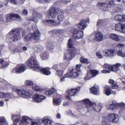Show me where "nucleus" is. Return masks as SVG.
<instances>
[{
	"mask_svg": "<svg viewBox=\"0 0 125 125\" xmlns=\"http://www.w3.org/2000/svg\"><path fill=\"white\" fill-rule=\"evenodd\" d=\"M32 34L30 33L29 34L26 36L24 38V40L25 41H29L32 39Z\"/></svg>",
	"mask_w": 125,
	"mask_h": 125,
	"instance_id": "obj_36",
	"label": "nucleus"
},
{
	"mask_svg": "<svg viewBox=\"0 0 125 125\" xmlns=\"http://www.w3.org/2000/svg\"><path fill=\"white\" fill-rule=\"evenodd\" d=\"M31 125H39V124L36 122H32Z\"/></svg>",
	"mask_w": 125,
	"mask_h": 125,
	"instance_id": "obj_64",
	"label": "nucleus"
},
{
	"mask_svg": "<svg viewBox=\"0 0 125 125\" xmlns=\"http://www.w3.org/2000/svg\"><path fill=\"white\" fill-rule=\"evenodd\" d=\"M113 65H111L110 64V66H109L108 68L109 70H110L111 71H113Z\"/></svg>",
	"mask_w": 125,
	"mask_h": 125,
	"instance_id": "obj_60",
	"label": "nucleus"
},
{
	"mask_svg": "<svg viewBox=\"0 0 125 125\" xmlns=\"http://www.w3.org/2000/svg\"><path fill=\"white\" fill-rule=\"evenodd\" d=\"M112 88L113 89H117L118 88V86L116 84L113 83L112 85Z\"/></svg>",
	"mask_w": 125,
	"mask_h": 125,
	"instance_id": "obj_53",
	"label": "nucleus"
},
{
	"mask_svg": "<svg viewBox=\"0 0 125 125\" xmlns=\"http://www.w3.org/2000/svg\"><path fill=\"white\" fill-rule=\"evenodd\" d=\"M118 69V68L115 65H113V71L115 72L117 71Z\"/></svg>",
	"mask_w": 125,
	"mask_h": 125,
	"instance_id": "obj_56",
	"label": "nucleus"
},
{
	"mask_svg": "<svg viewBox=\"0 0 125 125\" xmlns=\"http://www.w3.org/2000/svg\"><path fill=\"white\" fill-rule=\"evenodd\" d=\"M32 89L33 90L37 91H41L42 90V89L40 87L36 85H33L32 87Z\"/></svg>",
	"mask_w": 125,
	"mask_h": 125,
	"instance_id": "obj_35",
	"label": "nucleus"
},
{
	"mask_svg": "<svg viewBox=\"0 0 125 125\" xmlns=\"http://www.w3.org/2000/svg\"><path fill=\"white\" fill-rule=\"evenodd\" d=\"M63 71L61 70H57L56 71V75L58 76H61L63 75Z\"/></svg>",
	"mask_w": 125,
	"mask_h": 125,
	"instance_id": "obj_46",
	"label": "nucleus"
},
{
	"mask_svg": "<svg viewBox=\"0 0 125 125\" xmlns=\"http://www.w3.org/2000/svg\"><path fill=\"white\" fill-rule=\"evenodd\" d=\"M57 90L54 88H51L45 92V94L46 95H50L56 92Z\"/></svg>",
	"mask_w": 125,
	"mask_h": 125,
	"instance_id": "obj_28",
	"label": "nucleus"
},
{
	"mask_svg": "<svg viewBox=\"0 0 125 125\" xmlns=\"http://www.w3.org/2000/svg\"><path fill=\"white\" fill-rule=\"evenodd\" d=\"M25 83L26 85L30 86L32 85L33 84L32 81L29 80L26 81L25 82Z\"/></svg>",
	"mask_w": 125,
	"mask_h": 125,
	"instance_id": "obj_47",
	"label": "nucleus"
},
{
	"mask_svg": "<svg viewBox=\"0 0 125 125\" xmlns=\"http://www.w3.org/2000/svg\"><path fill=\"white\" fill-rule=\"evenodd\" d=\"M117 55L122 57H125V52L123 53L121 50H120L117 53Z\"/></svg>",
	"mask_w": 125,
	"mask_h": 125,
	"instance_id": "obj_43",
	"label": "nucleus"
},
{
	"mask_svg": "<svg viewBox=\"0 0 125 125\" xmlns=\"http://www.w3.org/2000/svg\"><path fill=\"white\" fill-rule=\"evenodd\" d=\"M76 26L80 30H84L87 26V24L84 20H82L76 25Z\"/></svg>",
	"mask_w": 125,
	"mask_h": 125,
	"instance_id": "obj_18",
	"label": "nucleus"
},
{
	"mask_svg": "<svg viewBox=\"0 0 125 125\" xmlns=\"http://www.w3.org/2000/svg\"><path fill=\"white\" fill-rule=\"evenodd\" d=\"M0 97L1 98H8L7 99H5L6 101H9V99L12 98L13 97V95L12 94L9 93H0Z\"/></svg>",
	"mask_w": 125,
	"mask_h": 125,
	"instance_id": "obj_14",
	"label": "nucleus"
},
{
	"mask_svg": "<svg viewBox=\"0 0 125 125\" xmlns=\"http://www.w3.org/2000/svg\"><path fill=\"white\" fill-rule=\"evenodd\" d=\"M105 93L107 96L110 95L111 94V91L108 86H105Z\"/></svg>",
	"mask_w": 125,
	"mask_h": 125,
	"instance_id": "obj_32",
	"label": "nucleus"
},
{
	"mask_svg": "<svg viewBox=\"0 0 125 125\" xmlns=\"http://www.w3.org/2000/svg\"><path fill=\"white\" fill-rule=\"evenodd\" d=\"M102 123L103 125H111V123L106 117H102Z\"/></svg>",
	"mask_w": 125,
	"mask_h": 125,
	"instance_id": "obj_26",
	"label": "nucleus"
},
{
	"mask_svg": "<svg viewBox=\"0 0 125 125\" xmlns=\"http://www.w3.org/2000/svg\"><path fill=\"white\" fill-rule=\"evenodd\" d=\"M61 101L59 99H53V104L55 105H58L61 103Z\"/></svg>",
	"mask_w": 125,
	"mask_h": 125,
	"instance_id": "obj_38",
	"label": "nucleus"
},
{
	"mask_svg": "<svg viewBox=\"0 0 125 125\" xmlns=\"http://www.w3.org/2000/svg\"><path fill=\"white\" fill-rule=\"evenodd\" d=\"M106 4V3L105 2H99L97 3V6L98 7H101L105 5Z\"/></svg>",
	"mask_w": 125,
	"mask_h": 125,
	"instance_id": "obj_48",
	"label": "nucleus"
},
{
	"mask_svg": "<svg viewBox=\"0 0 125 125\" xmlns=\"http://www.w3.org/2000/svg\"><path fill=\"white\" fill-rule=\"evenodd\" d=\"M0 125H8L6 119L3 116H0Z\"/></svg>",
	"mask_w": 125,
	"mask_h": 125,
	"instance_id": "obj_30",
	"label": "nucleus"
},
{
	"mask_svg": "<svg viewBox=\"0 0 125 125\" xmlns=\"http://www.w3.org/2000/svg\"><path fill=\"white\" fill-rule=\"evenodd\" d=\"M28 47L26 46H24L22 47V49L23 51H25L27 50Z\"/></svg>",
	"mask_w": 125,
	"mask_h": 125,
	"instance_id": "obj_63",
	"label": "nucleus"
},
{
	"mask_svg": "<svg viewBox=\"0 0 125 125\" xmlns=\"http://www.w3.org/2000/svg\"><path fill=\"white\" fill-rule=\"evenodd\" d=\"M5 22V21L3 18L2 17H0V23H3Z\"/></svg>",
	"mask_w": 125,
	"mask_h": 125,
	"instance_id": "obj_59",
	"label": "nucleus"
},
{
	"mask_svg": "<svg viewBox=\"0 0 125 125\" xmlns=\"http://www.w3.org/2000/svg\"><path fill=\"white\" fill-rule=\"evenodd\" d=\"M112 104H111L110 107L108 108V109L111 110H114L116 108L117 106H118V103H116L115 101H113L112 102Z\"/></svg>",
	"mask_w": 125,
	"mask_h": 125,
	"instance_id": "obj_27",
	"label": "nucleus"
},
{
	"mask_svg": "<svg viewBox=\"0 0 125 125\" xmlns=\"http://www.w3.org/2000/svg\"><path fill=\"white\" fill-rule=\"evenodd\" d=\"M39 71H41L44 74L46 75H49L51 73V72L50 71V69L47 68H44L41 69Z\"/></svg>",
	"mask_w": 125,
	"mask_h": 125,
	"instance_id": "obj_24",
	"label": "nucleus"
},
{
	"mask_svg": "<svg viewBox=\"0 0 125 125\" xmlns=\"http://www.w3.org/2000/svg\"><path fill=\"white\" fill-rule=\"evenodd\" d=\"M118 106L120 109L119 112L120 113L125 112V104L123 102L118 103Z\"/></svg>",
	"mask_w": 125,
	"mask_h": 125,
	"instance_id": "obj_25",
	"label": "nucleus"
},
{
	"mask_svg": "<svg viewBox=\"0 0 125 125\" xmlns=\"http://www.w3.org/2000/svg\"><path fill=\"white\" fill-rule=\"evenodd\" d=\"M115 0H109L108 3L107 4V6L109 8L113 7L116 5L115 3Z\"/></svg>",
	"mask_w": 125,
	"mask_h": 125,
	"instance_id": "obj_33",
	"label": "nucleus"
},
{
	"mask_svg": "<svg viewBox=\"0 0 125 125\" xmlns=\"http://www.w3.org/2000/svg\"><path fill=\"white\" fill-rule=\"evenodd\" d=\"M82 101L86 104V107L88 108V110H91L93 111L98 112L101 109V106L99 104L93 103L88 99H85Z\"/></svg>",
	"mask_w": 125,
	"mask_h": 125,
	"instance_id": "obj_3",
	"label": "nucleus"
},
{
	"mask_svg": "<svg viewBox=\"0 0 125 125\" xmlns=\"http://www.w3.org/2000/svg\"><path fill=\"white\" fill-rule=\"evenodd\" d=\"M82 66V65L81 64H77L76 66V68L75 69H76L77 71H79L80 72L81 70L80 69V68Z\"/></svg>",
	"mask_w": 125,
	"mask_h": 125,
	"instance_id": "obj_52",
	"label": "nucleus"
},
{
	"mask_svg": "<svg viewBox=\"0 0 125 125\" xmlns=\"http://www.w3.org/2000/svg\"><path fill=\"white\" fill-rule=\"evenodd\" d=\"M53 33L62 34L63 33V30H53L52 31Z\"/></svg>",
	"mask_w": 125,
	"mask_h": 125,
	"instance_id": "obj_41",
	"label": "nucleus"
},
{
	"mask_svg": "<svg viewBox=\"0 0 125 125\" xmlns=\"http://www.w3.org/2000/svg\"><path fill=\"white\" fill-rule=\"evenodd\" d=\"M26 69L24 65L22 64H18L12 70L11 72L13 73L19 74L24 72Z\"/></svg>",
	"mask_w": 125,
	"mask_h": 125,
	"instance_id": "obj_9",
	"label": "nucleus"
},
{
	"mask_svg": "<svg viewBox=\"0 0 125 125\" xmlns=\"http://www.w3.org/2000/svg\"><path fill=\"white\" fill-rule=\"evenodd\" d=\"M108 118L110 121L114 123L117 122L119 119L118 115L114 114H109L108 116Z\"/></svg>",
	"mask_w": 125,
	"mask_h": 125,
	"instance_id": "obj_11",
	"label": "nucleus"
},
{
	"mask_svg": "<svg viewBox=\"0 0 125 125\" xmlns=\"http://www.w3.org/2000/svg\"><path fill=\"white\" fill-rule=\"evenodd\" d=\"M58 14L57 20L59 22L62 21L64 17L63 11L57 7L51 6L47 11V17L52 19L53 20H43L42 21L45 23L51 25H56L57 24L55 19Z\"/></svg>",
	"mask_w": 125,
	"mask_h": 125,
	"instance_id": "obj_1",
	"label": "nucleus"
},
{
	"mask_svg": "<svg viewBox=\"0 0 125 125\" xmlns=\"http://www.w3.org/2000/svg\"><path fill=\"white\" fill-rule=\"evenodd\" d=\"M94 40L96 41L100 42L103 40V35L100 31H95Z\"/></svg>",
	"mask_w": 125,
	"mask_h": 125,
	"instance_id": "obj_16",
	"label": "nucleus"
},
{
	"mask_svg": "<svg viewBox=\"0 0 125 125\" xmlns=\"http://www.w3.org/2000/svg\"><path fill=\"white\" fill-rule=\"evenodd\" d=\"M9 63L8 62L6 61L3 62L0 65V68H5L9 65Z\"/></svg>",
	"mask_w": 125,
	"mask_h": 125,
	"instance_id": "obj_44",
	"label": "nucleus"
},
{
	"mask_svg": "<svg viewBox=\"0 0 125 125\" xmlns=\"http://www.w3.org/2000/svg\"><path fill=\"white\" fill-rule=\"evenodd\" d=\"M108 8L107 6L106 7H104L103 8V10L105 11H107L108 10Z\"/></svg>",
	"mask_w": 125,
	"mask_h": 125,
	"instance_id": "obj_61",
	"label": "nucleus"
},
{
	"mask_svg": "<svg viewBox=\"0 0 125 125\" xmlns=\"http://www.w3.org/2000/svg\"><path fill=\"white\" fill-rule=\"evenodd\" d=\"M80 61L81 62L84 63H86L87 64H89V66L90 64V62L88 61V59L85 58L84 57H81L80 58Z\"/></svg>",
	"mask_w": 125,
	"mask_h": 125,
	"instance_id": "obj_34",
	"label": "nucleus"
},
{
	"mask_svg": "<svg viewBox=\"0 0 125 125\" xmlns=\"http://www.w3.org/2000/svg\"><path fill=\"white\" fill-rule=\"evenodd\" d=\"M122 18L121 15H115V19L119 21H122Z\"/></svg>",
	"mask_w": 125,
	"mask_h": 125,
	"instance_id": "obj_42",
	"label": "nucleus"
},
{
	"mask_svg": "<svg viewBox=\"0 0 125 125\" xmlns=\"http://www.w3.org/2000/svg\"><path fill=\"white\" fill-rule=\"evenodd\" d=\"M70 32L73 33V38L78 39L83 38V32L78 30L75 28L71 29L70 30Z\"/></svg>",
	"mask_w": 125,
	"mask_h": 125,
	"instance_id": "obj_6",
	"label": "nucleus"
},
{
	"mask_svg": "<svg viewBox=\"0 0 125 125\" xmlns=\"http://www.w3.org/2000/svg\"><path fill=\"white\" fill-rule=\"evenodd\" d=\"M36 51L38 53L41 52L43 50V47L40 45H38L36 47Z\"/></svg>",
	"mask_w": 125,
	"mask_h": 125,
	"instance_id": "obj_39",
	"label": "nucleus"
},
{
	"mask_svg": "<svg viewBox=\"0 0 125 125\" xmlns=\"http://www.w3.org/2000/svg\"><path fill=\"white\" fill-rule=\"evenodd\" d=\"M92 77V76L91 75L90 73L87 72L86 76L84 77V79L85 81H87L89 80Z\"/></svg>",
	"mask_w": 125,
	"mask_h": 125,
	"instance_id": "obj_40",
	"label": "nucleus"
},
{
	"mask_svg": "<svg viewBox=\"0 0 125 125\" xmlns=\"http://www.w3.org/2000/svg\"><path fill=\"white\" fill-rule=\"evenodd\" d=\"M56 117L58 119H60L61 118V114L59 113H58L56 115Z\"/></svg>",
	"mask_w": 125,
	"mask_h": 125,
	"instance_id": "obj_62",
	"label": "nucleus"
},
{
	"mask_svg": "<svg viewBox=\"0 0 125 125\" xmlns=\"http://www.w3.org/2000/svg\"><path fill=\"white\" fill-rule=\"evenodd\" d=\"M14 90L19 96L23 98H26L30 96V94L29 91L28 90L23 89H14Z\"/></svg>",
	"mask_w": 125,
	"mask_h": 125,
	"instance_id": "obj_8",
	"label": "nucleus"
},
{
	"mask_svg": "<svg viewBox=\"0 0 125 125\" xmlns=\"http://www.w3.org/2000/svg\"><path fill=\"white\" fill-rule=\"evenodd\" d=\"M51 0H36V1L38 3H42L44 2H49Z\"/></svg>",
	"mask_w": 125,
	"mask_h": 125,
	"instance_id": "obj_49",
	"label": "nucleus"
},
{
	"mask_svg": "<svg viewBox=\"0 0 125 125\" xmlns=\"http://www.w3.org/2000/svg\"><path fill=\"white\" fill-rule=\"evenodd\" d=\"M42 17V15L41 14L38 13L36 11H34L33 12V17L31 18L29 20L36 22L38 21L37 18H40Z\"/></svg>",
	"mask_w": 125,
	"mask_h": 125,
	"instance_id": "obj_17",
	"label": "nucleus"
},
{
	"mask_svg": "<svg viewBox=\"0 0 125 125\" xmlns=\"http://www.w3.org/2000/svg\"><path fill=\"white\" fill-rule=\"evenodd\" d=\"M42 122L44 125H52L53 121L48 118L46 117H45L42 119Z\"/></svg>",
	"mask_w": 125,
	"mask_h": 125,
	"instance_id": "obj_21",
	"label": "nucleus"
},
{
	"mask_svg": "<svg viewBox=\"0 0 125 125\" xmlns=\"http://www.w3.org/2000/svg\"><path fill=\"white\" fill-rule=\"evenodd\" d=\"M68 46L69 49L66 53L64 54V59L70 61L75 56V49L73 47V41L71 39H69L68 41Z\"/></svg>",
	"mask_w": 125,
	"mask_h": 125,
	"instance_id": "obj_2",
	"label": "nucleus"
},
{
	"mask_svg": "<svg viewBox=\"0 0 125 125\" xmlns=\"http://www.w3.org/2000/svg\"><path fill=\"white\" fill-rule=\"evenodd\" d=\"M90 72L92 74V77L95 76L99 73V71L96 70H91Z\"/></svg>",
	"mask_w": 125,
	"mask_h": 125,
	"instance_id": "obj_37",
	"label": "nucleus"
},
{
	"mask_svg": "<svg viewBox=\"0 0 125 125\" xmlns=\"http://www.w3.org/2000/svg\"><path fill=\"white\" fill-rule=\"evenodd\" d=\"M10 1L12 4H17V0H10Z\"/></svg>",
	"mask_w": 125,
	"mask_h": 125,
	"instance_id": "obj_58",
	"label": "nucleus"
},
{
	"mask_svg": "<svg viewBox=\"0 0 125 125\" xmlns=\"http://www.w3.org/2000/svg\"><path fill=\"white\" fill-rule=\"evenodd\" d=\"M46 98V97L42 95L38 94H34L32 98V101L37 103L42 102Z\"/></svg>",
	"mask_w": 125,
	"mask_h": 125,
	"instance_id": "obj_10",
	"label": "nucleus"
},
{
	"mask_svg": "<svg viewBox=\"0 0 125 125\" xmlns=\"http://www.w3.org/2000/svg\"><path fill=\"white\" fill-rule=\"evenodd\" d=\"M47 47L49 50H52L53 49V46L51 42L47 44Z\"/></svg>",
	"mask_w": 125,
	"mask_h": 125,
	"instance_id": "obj_45",
	"label": "nucleus"
},
{
	"mask_svg": "<svg viewBox=\"0 0 125 125\" xmlns=\"http://www.w3.org/2000/svg\"><path fill=\"white\" fill-rule=\"evenodd\" d=\"M99 88V87L98 86H94L90 89V91L91 92L94 94L99 95L100 93Z\"/></svg>",
	"mask_w": 125,
	"mask_h": 125,
	"instance_id": "obj_22",
	"label": "nucleus"
},
{
	"mask_svg": "<svg viewBox=\"0 0 125 125\" xmlns=\"http://www.w3.org/2000/svg\"><path fill=\"white\" fill-rule=\"evenodd\" d=\"M80 75V72L74 69H73L69 73L65 74V76L66 77L74 78L79 77Z\"/></svg>",
	"mask_w": 125,
	"mask_h": 125,
	"instance_id": "obj_7",
	"label": "nucleus"
},
{
	"mask_svg": "<svg viewBox=\"0 0 125 125\" xmlns=\"http://www.w3.org/2000/svg\"><path fill=\"white\" fill-rule=\"evenodd\" d=\"M22 12L23 14L25 15H27L28 14V12L27 10L24 9L22 10Z\"/></svg>",
	"mask_w": 125,
	"mask_h": 125,
	"instance_id": "obj_55",
	"label": "nucleus"
},
{
	"mask_svg": "<svg viewBox=\"0 0 125 125\" xmlns=\"http://www.w3.org/2000/svg\"><path fill=\"white\" fill-rule=\"evenodd\" d=\"M49 56V53L46 51H45L41 55V57L43 60L47 59Z\"/></svg>",
	"mask_w": 125,
	"mask_h": 125,
	"instance_id": "obj_31",
	"label": "nucleus"
},
{
	"mask_svg": "<svg viewBox=\"0 0 125 125\" xmlns=\"http://www.w3.org/2000/svg\"><path fill=\"white\" fill-rule=\"evenodd\" d=\"M26 64L29 67L34 68L36 71H39L41 69V67L38 65L36 57L34 56L31 57L27 61Z\"/></svg>",
	"mask_w": 125,
	"mask_h": 125,
	"instance_id": "obj_4",
	"label": "nucleus"
},
{
	"mask_svg": "<svg viewBox=\"0 0 125 125\" xmlns=\"http://www.w3.org/2000/svg\"><path fill=\"white\" fill-rule=\"evenodd\" d=\"M40 33L38 31H34L32 34V39L33 38V39L36 41H38L39 40L40 38Z\"/></svg>",
	"mask_w": 125,
	"mask_h": 125,
	"instance_id": "obj_23",
	"label": "nucleus"
},
{
	"mask_svg": "<svg viewBox=\"0 0 125 125\" xmlns=\"http://www.w3.org/2000/svg\"><path fill=\"white\" fill-rule=\"evenodd\" d=\"M103 52L106 56L109 57H113L115 54V50L113 49H105Z\"/></svg>",
	"mask_w": 125,
	"mask_h": 125,
	"instance_id": "obj_12",
	"label": "nucleus"
},
{
	"mask_svg": "<svg viewBox=\"0 0 125 125\" xmlns=\"http://www.w3.org/2000/svg\"><path fill=\"white\" fill-rule=\"evenodd\" d=\"M96 55L97 57L99 59H101L103 58V56L99 52H97L96 53Z\"/></svg>",
	"mask_w": 125,
	"mask_h": 125,
	"instance_id": "obj_51",
	"label": "nucleus"
},
{
	"mask_svg": "<svg viewBox=\"0 0 125 125\" xmlns=\"http://www.w3.org/2000/svg\"><path fill=\"white\" fill-rule=\"evenodd\" d=\"M9 37V40L10 42L17 41L19 38V31L18 30L14 29L11 31Z\"/></svg>",
	"mask_w": 125,
	"mask_h": 125,
	"instance_id": "obj_5",
	"label": "nucleus"
},
{
	"mask_svg": "<svg viewBox=\"0 0 125 125\" xmlns=\"http://www.w3.org/2000/svg\"><path fill=\"white\" fill-rule=\"evenodd\" d=\"M10 19L13 21L17 20L20 21L21 20V18L20 16L18 14L15 13H10Z\"/></svg>",
	"mask_w": 125,
	"mask_h": 125,
	"instance_id": "obj_19",
	"label": "nucleus"
},
{
	"mask_svg": "<svg viewBox=\"0 0 125 125\" xmlns=\"http://www.w3.org/2000/svg\"><path fill=\"white\" fill-rule=\"evenodd\" d=\"M32 122L31 119L26 116H23L22 117V120L21 121V123L25 122L27 123H29Z\"/></svg>",
	"mask_w": 125,
	"mask_h": 125,
	"instance_id": "obj_29",
	"label": "nucleus"
},
{
	"mask_svg": "<svg viewBox=\"0 0 125 125\" xmlns=\"http://www.w3.org/2000/svg\"><path fill=\"white\" fill-rule=\"evenodd\" d=\"M109 66H110V64L105 63L103 65V67L105 69H107Z\"/></svg>",
	"mask_w": 125,
	"mask_h": 125,
	"instance_id": "obj_57",
	"label": "nucleus"
},
{
	"mask_svg": "<svg viewBox=\"0 0 125 125\" xmlns=\"http://www.w3.org/2000/svg\"><path fill=\"white\" fill-rule=\"evenodd\" d=\"M108 36L109 38L116 42L120 41L121 37V36L113 33L108 34Z\"/></svg>",
	"mask_w": 125,
	"mask_h": 125,
	"instance_id": "obj_15",
	"label": "nucleus"
},
{
	"mask_svg": "<svg viewBox=\"0 0 125 125\" xmlns=\"http://www.w3.org/2000/svg\"><path fill=\"white\" fill-rule=\"evenodd\" d=\"M125 46V45L122 43H119L117 45H116V46L117 47L119 48H122L124 47Z\"/></svg>",
	"mask_w": 125,
	"mask_h": 125,
	"instance_id": "obj_50",
	"label": "nucleus"
},
{
	"mask_svg": "<svg viewBox=\"0 0 125 125\" xmlns=\"http://www.w3.org/2000/svg\"><path fill=\"white\" fill-rule=\"evenodd\" d=\"M10 14H7L5 15V17L7 22L8 21L9 19H10Z\"/></svg>",
	"mask_w": 125,
	"mask_h": 125,
	"instance_id": "obj_54",
	"label": "nucleus"
},
{
	"mask_svg": "<svg viewBox=\"0 0 125 125\" xmlns=\"http://www.w3.org/2000/svg\"><path fill=\"white\" fill-rule=\"evenodd\" d=\"M80 89V87H78L75 89H72L68 90L67 91L70 95L72 96L78 93Z\"/></svg>",
	"mask_w": 125,
	"mask_h": 125,
	"instance_id": "obj_20",
	"label": "nucleus"
},
{
	"mask_svg": "<svg viewBox=\"0 0 125 125\" xmlns=\"http://www.w3.org/2000/svg\"><path fill=\"white\" fill-rule=\"evenodd\" d=\"M116 31L122 33L125 32V24H121L120 23L116 24L115 26Z\"/></svg>",
	"mask_w": 125,
	"mask_h": 125,
	"instance_id": "obj_13",
	"label": "nucleus"
}]
</instances>
